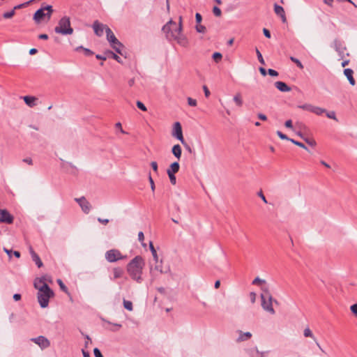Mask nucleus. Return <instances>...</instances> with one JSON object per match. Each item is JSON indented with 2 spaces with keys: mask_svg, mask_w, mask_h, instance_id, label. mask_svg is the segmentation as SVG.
<instances>
[{
  "mask_svg": "<svg viewBox=\"0 0 357 357\" xmlns=\"http://www.w3.org/2000/svg\"><path fill=\"white\" fill-rule=\"evenodd\" d=\"M144 265V260L139 255L135 257L127 265L128 273L132 280L138 283H141L143 280L142 274Z\"/></svg>",
  "mask_w": 357,
  "mask_h": 357,
  "instance_id": "obj_1",
  "label": "nucleus"
},
{
  "mask_svg": "<svg viewBox=\"0 0 357 357\" xmlns=\"http://www.w3.org/2000/svg\"><path fill=\"white\" fill-rule=\"evenodd\" d=\"M39 282L43 283V284L38 286V283L34 282L35 288L38 290L37 294L38 301L42 308H45L49 305L50 298L54 296V293L43 278L39 279Z\"/></svg>",
  "mask_w": 357,
  "mask_h": 357,
  "instance_id": "obj_2",
  "label": "nucleus"
},
{
  "mask_svg": "<svg viewBox=\"0 0 357 357\" xmlns=\"http://www.w3.org/2000/svg\"><path fill=\"white\" fill-rule=\"evenodd\" d=\"M162 30L165 33L167 38L172 40L173 38L182 32V17H179L178 25L176 24V22L170 20L163 26Z\"/></svg>",
  "mask_w": 357,
  "mask_h": 357,
  "instance_id": "obj_3",
  "label": "nucleus"
},
{
  "mask_svg": "<svg viewBox=\"0 0 357 357\" xmlns=\"http://www.w3.org/2000/svg\"><path fill=\"white\" fill-rule=\"evenodd\" d=\"M54 31L62 35L72 34L73 29L70 26V17L67 16L61 17L59 21L58 26L54 28Z\"/></svg>",
  "mask_w": 357,
  "mask_h": 357,
  "instance_id": "obj_4",
  "label": "nucleus"
},
{
  "mask_svg": "<svg viewBox=\"0 0 357 357\" xmlns=\"http://www.w3.org/2000/svg\"><path fill=\"white\" fill-rule=\"evenodd\" d=\"M107 40L110 43L111 47L117 52L122 55L121 48L123 44L116 38L110 28L106 29Z\"/></svg>",
  "mask_w": 357,
  "mask_h": 357,
  "instance_id": "obj_5",
  "label": "nucleus"
},
{
  "mask_svg": "<svg viewBox=\"0 0 357 357\" xmlns=\"http://www.w3.org/2000/svg\"><path fill=\"white\" fill-rule=\"evenodd\" d=\"M261 307L265 311L270 312L272 314H275V310L273 307V297L271 294L265 295L261 294Z\"/></svg>",
  "mask_w": 357,
  "mask_h": 357,
  "instance_id": "obj_6",
  "label": "nucleus"
},
{
  "mask_svg": "<svg viewBox=\"0 0 357 357\" xmlns=\"http://www.w3.org/2000/svg\"><path fill=\"white\" fill-rule=\"evenodd\" d=\"M127 256L122 255L121 252L116 249H112L106 252L105 259L110 263L116 262L118 260L125 259Z\"/></svg>",
  "mask_w": 357,
  "mask_h": 357,
  "instance_id": "obj_7",
  "label": "nucleus"
},
{
  "mask_svg": "<svg viewBox=\"0 0 357 357\" xmlns=\"http://www.w3.org/2000/svg\"><path fill=\"white\" fill-rule=\"evenodd\" d=\"M96 58L99 60L105 61L107 58H112L119 63H122L121 59L111 50L104 52L102 54H96Z\"/></svg>",
  "mask_w": 357,
  "mask_h": 357,
  "instance_id": "obj_8",
  "label": "nucleus"
},
{
  "mask_svg": "<svg viewBox=\"0 0 357 357\" xmlns=\"http://www.w3.org/2000/svg\"><path fill=\"white\" fill-rule=\"evenodd\" d=\"M172 135L181 142V144H184V138L182 132V127L179 122H176L174 125V130Z\"/></svg>",
  "mask_w": 357,
  "mask_h": 357,
  "instance_id": "obj_9",
  "label": "nucleus"
},
{
  "mask_svg": "<svg viewBox=\"0 0 357 357\" xmlns=\"http://www.w3.org/2000/svg\"><path fill=\"white\" fill-rule=\"evenodd\" d=\"M75 201L79 204V206L82 208V210L84 213L88 214L90 212L91 204L84 197H82L80 198H75Z\"/></svg>",
  "mask_w": 357,
  "mask_h": 357,
  "instance_id": "obj_10",
  "label": "nucleus"
},
{
  "mask_svg": "<svg viewBox=\"0 0 357 357\" xmlns=\"http://www.w3.org/2000/svg\"><path fill=\"white\" fill-rule=\"evenodd\" d=\"M92 26L95 34L98 36H102L104 33V31H106V29L109 28L108 26L100 23L98 20L94 21Z\"/></svg>",
  "mask_w": 357,
  "mask_h": 357,
  "instance_id": "obj_11",
  "label": "nucleus"
},
{
  "mask_svg": "<svg viewBox=\"0 0 357 357\" xmlns=\"http://www.w3.org/2000/svg\"><path fill=\"white\" fill-rule=\"evenodd\" d=\"M31 340L35 344H38L42 349L47 348L50 345V341L43 335L31 338Z\"/></svg>",
  "mask_w": 357,
  "mask_h": 357,
  "instance_id": "obj_12",
  "label": "nucleus"
},
{
  "mask_svg": "<svg viewBox=\"0 0 357 357\" xmlns=\"http://www.w3.org/2000/svg\"><path fill=\"white\" fill-rule=\"evenodd\" d=\"M333 44L335 51L338 53L339 56L342 59L344 56V52L347 49L346 47L344 46L343 43L338 39H335L333 40Z\"/></svg>",
  "mask_w": 357,
  "mask_h": 357,
  "instance_id": "obj_13",
  "label": "nucleus"
},
{
  "mask_svg": "<svg viewBox=\"0 0 357 357\" xmlns=\"http://www.w3.org/2000/svg\"><path fill=\"white\" fill-rule=\"evenodd\" d=\"M13 216L7 210H0V222L11 224L13 222Z\"/></svg>",
  "mask_w": 357,
  "mask_h": 357,
  "instance_id": "obj_14",
  "label": "nucleus"
},
{
  "mask_svg": "<svg viewBox=\"0 0 357 357\" xmlns=\"http://www.w3.org/2000/svg\"><path fill=\"white\" fill-rule=\"evenodd\" d=\"M45 17H47V15L46 13H45V10L43 7H42L36 11V13L33 15V19L36 23H39L41 21V20Z\"/></svg>",
  "mask_w": 357,
  "mask_h": 357,
  "instance_id": "obj_15",
  "label": "nucleus"
},
{
  "mask_svg": "<svg viewBox=\"0 0 357 357\" xmlns=\"http://www.w3.org/2000/svg\"><path fill=\"white\" fill-rule=\"evenodd\" d=\"M274 11L278 15H279L281 17L282 22H287V18H286L284 8L281 6H279L277 3H275Z\"/></svg>",
  "mask_w": 357,
  "mask_h": 357,
  "instance_id": "obj_16",
  "label": "nucleus"
},
{
  "mask_svg": "<svg viewBox=\"0 0 357 357\" xmlns=\"http://www.w3.org/2000/svg\"><path fill=\"white\" fill-rule=\"evenodd\" d=\"M172 40H176L178 44L183 47H186L188 44L187 38L183 34H182V32L179 33V35L178 34L174 38H173Z\"/></svg>",
  "mask_w": 357,
  "mask_h": 357,
  "instance_id": "obj_17",
  "label": "nucleus"
},
{
  "mask_svg": "<svg viewBox=\"0 0 357 357\" xmlns=\"http://www.w3.org/2000/svg\"><path fill=\"white\" fill-rule=\"evenodd\" d=\"M275 86L282 92H288L291 91V88L285 82L281 81L275 82Z\"/></svg>",
  "mask_w": 357,
  "mask_h": 357,
  "instance_id": "obj_18",
  "label": "nucleus"
},
{
  "mask_svg": "<svg viewBox=\"0 0 357 357\" xmlns=\"http://www.w3.org/2000/svg\"><path fill=\"white\" fill-rule=\"evenodd\" d=\"M344 74L348 79L349 84L352 86H354L356 84V81L353 77L354 71L351 68H346L344 70Z\"/></svg>",
  "mask_w": 357,
  "mask_h": 357,
  "instance_id": "obj_19",
  "label": "nucleus"
},
{
  "mask_svg": "<svg viewBox=\"0 0 357 357\" xmlns=\"http://www.w3.org/2000/svg\"><path fill=\"white\" fill-rule=\"evenodd\" d=\"M248 352L250 357H264V352H260L257 347L250 349Z\"/></svg>",
  "mask_w": 357,
  "mask_h": 357,
  "instance_id": "obj_20",
  "label": "nucleus"
},
{
  "mask_svg": "<svg viewBox=\"0 0 357 357\" xmlns=\"http://www.w3.org/2000/svg\"><path fill=\"white\" fill-rule=\"evenodd\" d=\"M24 102L30 107H33L36 105V100L37 98L34 96H26L23 97Z\"/></svg>",
  "mask_w": 357,
  "mask_h": 357,
  "instance_id": "obj_21",
  "label": "nucleus"
},
{
  "mask_svg": "<svg viewBox=\"0 0 357 357\" xmlns=\"http://www.w3.org/2000/svg\"><path fill=\"white\" fill-rule=\"evenodd\" d=\"M296 135L299 136L301 139H303L310 146H314L316 145V142L314 139H310L309 137H306L301 132H297Z\"/></svg>",
  "mask_w": 357,
  "mask_h": 357,
  "instance_id": "obj_22",
  "label": "nucleus"
},
{
  "mask_svg": "<svg viewBox=\"0 0 357 357\" xmlns=\"http://www.w3.org/2000/svg\"><path fill=\"white\" fill-rule=\"evenodd\" d=\"M172 154L178 159H180L182 153L181 147L179 144L174 145L172 149Z\"/></svg>",
  "mask_w": 357,
  "mask_h": 357,
  "instance_id": "obj_23",
  "label": "nucleus"
},
{
  "mask_svg": "<svg viewBox=\"0 0 357 357\" xmlns=\"http://www.w3.org/2000/svg\"><path fill=\"white\" fill-rule=\"evenodd\" d=\"M252 337V334L250 332H242L239 331V336L237 339L238 342H243L249 340Z\"/></svg>",
  "mask_w": 357,
  "mask_h": 357,
  "instance_id": "obj_24",
  "label": "nucleus"
},
{
  "mask_svg": "<svg viewBox=\"0 0 357 357\" xmlns=\"http://www.w3.org/2000/svg\"><path fill=\"white\" fill-rule=\"evenodd\" d=\"M179 168H180L179 163L178 162H174L169 165L167 172H169L176 174L179 171Z\"/></svg>",
  "mask_w": 357,
  "mask_h": 357,
  "instance_id": "obj_25",
  "label": "nucleus"
},
{
  "mask_svg": "<svg viewBox=\"0 0 357 357\" xmlns=\"http://www.w3.org/2000/svg\"><path fill=\"white\" fill-rule=\"evenodd\" d=\"M149 248L151 252V254H152V256H153L155 263L158 264V261H159L158 256L156 250L155 249L153 244L151 241L149 242Z\"/></svg>",
  "mask_w": 357,
  "mask_h": 357,
  "instance_id": "obj_26",
  "label": "nucleus"
},
{
  "mask_svg": "<svg viewBox=\"0 0 357 357\" xmlns=\"http://www.w3.org/2000/svg\"><path fill=\"white\" fill-rule=\"evenodd\" d=\"M114 280L120 278L123 274V270L120 267H116L113 269Z\"/></svg>",
  "mask_w": 357,
  "mask_h": 357,
  "instance_id": "obj_27",
  "label": "nucleus"
},
{
  "mask_svg": "<svg viewBox=\"0 0 357 357\" xmlns=\"http://www.w3.org/2000/svg\"><path fill=\"white\" fill-rule=\"evenodd\" d=\"M234 101L235 102L236 105L238 107H241L243 105V100L241 93H236L233 98Z\"/></svg>",
  "mask_w": 357,
  "mask_h": 357,
  "instance_id": "obj_28",
  "label": "nucleus"
},
{
  "mask_svg": "<svg viewBox=\"0 0 357 357\" xmlns=\"http://www.w3.org/2000/svg\"><path fill=\"white\" fill-rule=\"evenodd\" d=\"M31 259L38 268H40L43 266V264L38 254H34Z\"/></svg>",
  "mask_w": 357,
  "mask_h": 357,
  "instance_id": "obj_29",
  "label": "nucleus"
},
{
  "mask_svg": "<svg viewBox=\"0 0 357 357\" xmlns=\"http://www.w3.org/2000/svg\"><path fill=\"white\" fill-rule=\"evenodd\" d=\"M4 252L8 255L9 257H12V254L14 255V256L17 258L20 257V252L19 251H13L11 250H8L6 248H3Z\"/></svg>",
  "mask_w": 357,
  "mask_h": 357,
  "instance_id": "obj_30",
  "label": "nucleus"
},
{
  "mask_svg": "<svg viewBox=\"0 0 357 357\" xmlns=\"http://www.w3.org/2000/svg\"><path fill=\"white\" fill-rule=\"evenodd\" d=\"M303 335L305 337H311L314 340V341H316V337H314L309 327H307L304 329Z\"/></svg>",
  "mask_w": 357,
  "mask_h": 357,
  "instance_id": "obj_31",
  "label": "nucleus"
},
{
  "mask_svg": "<svg viewBox=\"0 0 357 357\" xmlns=\"http://www.w3.org/2000/svg\"><path fill=\"white\" fill-rule=\"evenodd\" d=\"M325 112H326V110L324 108H321L319 107H316V106L313 107L312 113H314L317 115L321 116Z\"/></svg>",
  "mask_w": 357,
  "mask_h": 357,
  "instance_id": "obj_32",
  "label": "nucleus"
},
{
  "mask_svg": "<svg viewBox=\"0 0 357 357\" xmlns=\"http://www.w3.org/2000/svg\"><path fill=\"white\" fill-rule=\"evenodd\" d=\"M123 307L128 311H132L133 310V305L131 301L123 299Z\"/></svg>",
  "mask_w": 357,
  "mask_h": 357,
  "instance_id": "obj_33",
  "label": "nucleus"
},
{
  "mask_svg": "<svg viewBox=\"0 0 357 357\" xmlns=\"http://www.w3.org/2000/svg\"><path fill=\"white\" fill-rule=\"evenodd\" d=\"M150 271H151V273H153L154 271H158L160 273H163L167 272V271H165L162 270V265H160V264H156L153 268L151 266Z\"/></svg>",
  "mask_w": 357,
  "mask_h": 357,
  "instance_id": "obj_34",
  "label": "nucleus"
},
{
  "mask_svg": "<svg viewBox=\"0 0 357 357\" xmlns=\"http://www.w3.org/2000/svg\"><path fill=\"white\" fill-rule=\"evenodd\" d=\"M314 105L310 104H304L301 105H298V107L302 109L303 110L309 111L312 112Z\"/></svg>",
  "mask_w": 357,
  "mask_h": 357,
  "instance_id": "obj_35",
  "label": "nucleus"
},
{
  "mask_svg": "<svg viewBox=\"0 0 357 357\" xmlns=\"http://www.w3.org/2000/svg\"><path fill=\"white\" fill-rule=\"evenodd\" d=\"M82 50L84 51L85 56H91L93 54V52L91 50H89L88 48L83 47L82 46H79L76 48V50Z\"/></svg>",
  "mask_w": 357,
  "mask_h": 357,
  "instance_id": "obj_36",
  "label": "nucleus"
},
{
  "mask_svg": "<svg viewBox=\"0 0 357 357\" xmlns=\"http://www.w3.org/2000/svg\"><path fill=\"white\" fill-rule=\"evenodd\" d=\"M289 141H290L291 143H293L294 144H295V145H296V146H299V147H301V148H303V149H305V150L308 151L307 147V146H306L303 143H302V142H298V141H296V140H295V139H289Z\"/></svg>",
  "mask_w": 357,
  "mask_h": 357,
  "instance_id": "obj_37",
  "label": "nucleus"
},
{
  "mask_svg": "<svg viewBox=\"0 0 357 357\" xmlns=\"http://www.w3.org/2000/svg\"><path fill=\"white\" fill-rule=\"evenodd\" d=\"M43 8H44L45 10L47 11V13H46L47 17L48 19H50L51 15H52V14L53 13L52 6H50V5H47L46 6L43 7Z\"/></svg>",
  "mask_w": 357,
  "mask_h": 357,
  "instance_id": "obj_38",
  "label": "nucleus"
},
{
  "mask_svg": "<svg viewBox=\"0 0 357 357\" xmlns=\"http://www.w3.org/2000/svg\"><path fill=\"white\" fill-rule=\"evenodd\" d=\"M213 59L215 61V62L218 63L222 58V55L220 52H214L212 56Z\"/></svg>",
  "mask_w": 357,
  "mask_h": 357,
  "instance_id": "obj_39",
  "label": "nucleus"
},
{
  "mask_svg": "<svg viewBox=\"0 0 357 357\" xmlns=\"http://www.w3.org/2000/svg\"><path fill=\"white\" fill-rule=\"evenodd\" d=\"M167 174L169 178L170 182L172 185H175L176 183V178L174 173H172L169 172H167Z\"/></svg>",
  "mask_w": 357,
  "mask_h": 357,
  "instance_id": "obj_40",
  "label": "nucleus"
},
{
  "mask_svg": "<svg viewBox=\"0 0 357 357\" xmlns=\"http://www.w3.org/2000/svg\"><path fill=\"white\" fill-rule=\"evenodd\" d=\"M256 51V54H257V59L259 60V62L261 64V65H265V61H264V59L262 56V54L260 52V51L258 50V48H256L255 50Z\"/></svg>",
  "mask_w": 357,
  "mask_h": 357,
  "instance_id": "obj_41",
  "label": "nucleus"
},
{
  "mask_svg": "<svg viewBox=\"0 0 357 357\" xmlns=\"http://www.w3.org/2000/svg\"><path fill=\"white\" fill-rule=\"evenodd\" d=\"M15 15V10L13 9L12 10L9 11V12H6L3 14V17L6 19H9V18H11L14 16Z\"/></svg>",
  "mask_w": 357,
  "mask_h": 357,
  "instance_id": "obj_42",
  "label": "nucleus"
},
{
  "mask_svg": "<svg viewBox=\"0 0 357 357\" xmlns=\"http://www.w3.org/2000/svg\"><path fill=\"white\" fill-rule=\"evenodd\" d=\"M290 59H291V61H293L294 63H295L296 64V66H297L299 68H301V69L303 68V64L301 63V62L298 59H296V58H295V57H294V56H291V57H290Z\"/></svg>",
  "mask_w": 357,
  "mask_h": 357,
  "instance_id": "obj_43",
  "label": "nucleus"
},
{
  "mask_svg": "<svg viewBox=\"0 0 357 357\" xmlns=\"http://www.w3.org/2000/svg\"><path fill=\"white\" fill-rule=\"evenodd\" d=\"M195 29H196V31L198 32V33H205L206 32V27L202 24H197L196 26H195Z\"/></svg>",
  "mask_w": 357,
  "mask_h": 357,
  "instance_id": "obj_44",
  "label": "nucleus"
},
{
  "mask_svg": "<svg viewBox=\"0 0 357 357\" xmlns=\"http://www.w3.org/2000/svg\"><path fill=\"white\" fill-rule=\"evenodd\" d=\"M136 105H137V107L141 109L142 111H146L147 109H146V107L144 105V104L143 102H142L141 101L138 100L136 102Z\"/></svg>",
  "mask_w": 357,
  "mask_h": 357,
  "instance_id": "obj_45",
  "label": "nucleus"
},
{
  "mask_svg": "<svg viewBox=\"0 0 357 357\" xmlns=\"http://www.w3.org/2000/svg\"><path fill=\"white\" fill-rule=\"evenodd\" d=\"M276 133L281 139H285L287 141L291 139V138H289L285 134L282 133L281 131L278 130Z\"/></svg>",
  "mask_w": 357,
  "mask_h": 357,
  "instance_id": "obj_46",
  "label": "nucleus"
},
{
  "mask_svg": "<svg viewBox=\"0 0 357 357\" xmlns=\"http://www.w3.org/2000/svg\"><path fill=\"white\" fill-rule=\"evenodd\" d=\"M57 283L59 284L60 288L61 290H63V291L65 292H67L68 291V288L66 287V286L63 284V282H62V280L61 279H58L57 280Z\"/></svg>",
  "mask_w": 357,
  "mask_h": 357,
  "instance_id": "obj_47",
  "label": "nucleus"
},
{
  "mask_svg": "<svg viewBox=\"0 0 357 357\" xmlns=\"http://www.w3.org/2000/svg\"><path fill=\"white\" fill-rule=\"evenodd\" d=\"M326 113V115L328 118L329 119H334V120H336L337 121V119H336V115H335V112H333V111H331V112H325Z\"/></svg>",
  "mask_w": 357,
  "mask_h": 357,
  "instance_id": "obj_48",
  "label": "nucleus"
},
{
  "mask_svg": "<svg viewBox=\"0 0 357 357\" xmlns=\"http://www.w3.org/2000/svg\"><path fill=\"white\" fill-rule=\"evenodd\" d=\"M266 284V281L264 280L259 278V277H257L252 281V284Z\"/></svg>",
  "mask_w": 357,
  "mask_h": 357,
  "instance_id": "obj_49",
  "label": "nucleus"
},
{
  "mask_svg": "<svg viewBox=\"0 0 357 357\" xmlns=\"http://www.w3.org/2000/svg\"><path fill=\"white\" fill-rule=\"evenodd\" d=\"M33 0H31L29 1H27V2H25V3H21V4H19V5H17L15 6L13 9L15 10H18V9H20L22 8H24L25 6H26L28 4H29Z\"/></svg>",
  "mask_w": 357,
  "mask_h": 357,
  "instance_id": "obj_50",
  "label": "nucleus"
},
{
  "mask_svg": "<svg viewBox=\"0 0 357 357\" xmlns=\"http://www.w3.org/2000/svg\"><path fill=\"white\" fill-rule=\"evenodd\" d=\"M213 13L217 17L220 16L221 13H222L221 10L218 7H217V6H214L213 7Z\"/></svg>",
  "mask_w": 357,
  "mask_h": 357,
  "instance_id": "obj_51",
  "label": "nucleus"
},
{
  "mask_svg": "<svg viewBox=\"0 0 357 357\" xmlns=\"http://www.w3.org/2000/svg\"><path fill=\"white\" fill-rule=\"evenodd\" d=\"M188 103L191 107L197 106V100L192 98H188Z\"/></svg>",
  "mask_w": 357,
  "mask_h": 357,
  "instance_id": "obj_52",
  "label": "nucleus"
},
{
  "mask_svg": "<svg viewBox=\"0 0 357 357\" xmlns=\"http://www.w3.org/2000/svg\"><path fill=\"white\" fill-rule=\"evenodd\" d=\"M350 310L351 311V312L356 316L357 317V303L352 305L351 307H350Z\"/></svg>",
  "mask_w": 357,
  "mask_h": 357,
  "instance_id": "obj_53",
  "label": "nucleus"
},
{
  "mask_svg": "<svg viewBox=\"0 0 357 357\" xmlns=\"http://www.w3.org/2000/svg\"><path fill=\"white\" fill-rule=\"evenodd\" d=\"M268 73L271 77H277L278 75V73L276 70L271 68H269L268 70Z\"/></svg>",
  "mask_w": 357,
  "mask_h": 357,
  "instance_id": "obj_54",
  "label": "nucleus"
},
{
  "mask_svg": "<svg viewBox=\"0 0 357 357\" xmlns=\"http://www.w3.org/2000/svg\"><path fill=\"white\" fill-rule=\"evenodd\" d=\"M257 195H258V196H259V197L262 199V201H263L264 203H266V204H267V203H268V202H267V200H266V197L264 196V193H263V192H262L261 190H260L259 192H257Z\"/></svg>",
  "mask_w": 357,
  "mask_h": 357,
  "instance_id": "obj_55",
  "label": "nucleus"
},
{
  "mask_svg": "<svg viewBox=\"0 0 357 357\" xmlns=\"http://www.w3.org/2000/svg\"><path fill=\"white\" fill-rule=\"evenodd\" d=\"M93 354L95 357H103L102 354H101L100 351L98 348H95L93 349Z\"/></svg>",
  "mask_w": 357,
  "mask_h": 357,
  "instance_id": "obj_56",
  "label": "nucleus"
},
{
  "mask_svg": "<svg viewBox=\"0 0 357 357\" xmlns=\"http://www.w3.org/2000/svg\"><path fill=\"white\" fill-rule=\"evenodd\" d=\"M195 20L197 24H199L202 20V17L200 13H197L195 14Z\"/></svg>",
  "mask_w": 357,
  "mask_h": 357,
  "instance_id": "obj_57",
  "label": "nucleus"
},
{
  "mask_svg": "<svg viewBox=\"0 0 357 357\" xmlns=\"http://www.w3.org/2000/svg\"><path fill=\"white\" fill-rule=\"evenodd\" d=\"M144 239V233L142 231H139L138 233V240H139V241L142 242L143 246H145V244L143 243Z\"/></svg>",
  "mask_w": 357,
  "mask_h": 357,
  "instance_id": "obj_58",
  "label": "nucleus"
},
{
  "mask_svg": "<svg viewBox=\"0 0 357 357\" xmlns=\"http://www.w3.org/2000/svg\"><path fill=\"white\" fill-rule=\"evenodd\" d=\"M203 90L204 92V95L206 98H208L210 96V91L208 90V87L206 85L203 86Z\"/></svg>",
  "mask_w": 357,
  "mask_h": 357,
  "instance_id": "obj_59",
  "label": "nucleus"
},
{
  "mask_svg": "<svg viewBox=\"0 0 357 357\" xmlns=\"http://www.w3.org/2000/svg\"><path fill=\"white\" fill-rule=\"evenodd\" d=\"M284 126L286 128H291L292 129L293 128V124H292V121L291 120H287L285 121L284 123Z\"/></svg>",
  "mask_w": 357,
  "mask_h": 357,
  "instance_id": "obj_60",
  "label": "nucleus"
},
{
  "mask_svg": "<svg viewBox=\"0 0 357 357\" xmlns=\"http://www.w3.org/2000/svg\"><path fill=\"white\" fill-rule=\"evenodd\" d=\"M151 166L153 169V170L155 172H158V164L155 161H153L151 162Z\"/></svg>",
  "mask_w": 357,
  "mask_h": 357,
  "instance_id": "obj_61",
  "label": "nucleus"
},
{
  "mask_svg": "<svg viewBox=\"0 0 357 357\" xmlns=\"http://www.w3.org/2000/svg\"><path fill=\"white\" fill-rule=\"evenodd\" d=\"M263 33L266 38H270L271 37V32L267 29L264 28Z\"/></svg>",
  "mask_w": 357,
  "mask_h": 357,
  "instance_id": "obj_62",
  "label": "nucleus"
},
{
  "mask_svg": "<svg viewBox=\"0 0 357 357\" xmlns=\"http://www.w3.org/2000/svg\"><path fill=\"white\" fill-rule=\"evenodd\" d=\"M97 220L100 223H102V224H104V225H107L109 222V220L108 219H103V218H98Z\"/></svg>",
  "mask_w": 357,
  "mask_h": 357,
  "instance_id": "obj_63",
  "label": "nucleus"
},
{
  "mask_svg": "<svg viewBox=\"0 0 357 357\" xmlns=\"http://www.w3.org/2000/svg\"><path fill=\"white\" fill-rule=\"evenodd\" d=\"M250 301L252 303L255 302L256 300V294L255 292H251L250 294Z\"/></svg>",
  "mask_w": 357,
  "mask_h": 357,
  "instance_id": "obj_64",
  "label": "nucleus"
}]
</instances>
